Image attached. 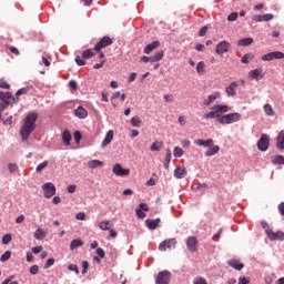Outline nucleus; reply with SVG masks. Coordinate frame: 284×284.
Wrapping results in <instances>:
<instances>
[{
	"mask_svg": "<svg viewBox=\"0 0 284 284\" xmlns=\"http://www.w3.org/2000/svg\"><path fill=\"white\" fill-rule=\"evenodd\" d=\"M231 110L232 108H230L227 104H215L211 108V111L203 115V119H205V121H210V119H216L217 123H221L222 125L237 123V121L241 119V113L225 114L231 112Z\"/></svg>",
	"mask_w": 284,
	"mask_h": 284,
	"instance_id": "1",
	"label": "nucleus"
},
{
	"mask_svg": "<svg viewBox=\"0 0 284 284\" xmlns=\"http://www.w3.org/2000/svg\"><path fill=\"white\" fill-rule=\"evenodd\" d=\"M37 119H39V115L37 113H29L24 120V124L22 125V129L20 130V134L22 138V141H28L30 139V135L32 132H34L37 128Z\"/></svg>",
	"mask_w": 284,
	"mask_h": 284,
	"instance_id": "2",
	"label": "nucleus"
},
{
	"mask_svg": "<svg viewBox=\"0 0 284 284\" xmlns=\"http://www.w3.org/2000/svg\"><path fill=\"white\" fill-rule=\"evenodd\" d=\"M170 281H172V273L170 271H161L155 278V284H170Z\"/></svg>",
	"mask_w": 284,
	"mask_h": 284,
	"instance_id": "3",
	"label": "nucleus"
},
{
	"mask_svg": "<svg viewBox=\"0 0 284 284\" xmlns=\"http://www.w3.org/2000/svg\"><path fill=\"white\" fill-rule=\"evenodd\" d=\"M44 199H52L57 194V186H54L51 182H47L42 186Z\"/></svg>",
	"mask_w": 284,
	"mask_h": 284,
	"instance_id": "4",
	"label": "nucleus"
},
{
	"mask_svg": "<svg viewBox=\"0 0 284 284\" xmlns=\"http://www.w3.org/2000/svg\"><path fill=\"white\" fill-rule=\"evenodd\" d=\"M270 148V135L262 134L260 140L257 141V149L260 152H267Z\"/></svg>",
	"mask_w": 284,
	"mask_h": 284,
	"instance_id": "5",
	"label": "nucleus"
},
{
	"mask_svg": "<svg viewBox=\"0 0 284 284\" xmlns=\"http://www.w3.org/2000/svg\"><path fill=\"white\" fill-rule=\"evenodd\" d=\"M231 48H232V44L229 41L223 40L216 45L215 52L216 54L222 55L230 52Z\"/></svg>",
	"mask_w": 284,
	"mask_h": 284,
	"instance_id": "6",
	"label": "nucleus"
},
{
	"mask_svg": "<svg viewBox=\"0 0 284 284\" xmlns=\"http://www.w3.org/2000/svg\"><path fill=\"white\" fill-rule=\"evenodd\" d=\"M174 247H176L175 239L165 240L159 245L160 252H166L168 250H172Z\"/></svg>",
	"mask_w": 284,
	"mask_h": 284,
	"instance_id": "7",
	"label": "nucleus"
},
{
	"mask_svg": "<svg viewBox=\"0 0 284 284\" xmlns=\"http://www.w3.org/2000/svg\"><path fill=\"white\" fill-rule=\"evenodd\" d=\"M112 43L113 41L111 40V38L105 36L99 41V43L95 44L94 50L95 52H101L103 48H108V45H112Z\"/></svg>",
	"mask_w": 284,
	"mask_h": 284,
	"instance_id": "8",
	"label": "nucleus"
},
{
	"mask_svg": "<svg viewBox=\"0 0 284 284\" xmlns=\"http://www.w3.org/2000/svg\"><path fill=\"white\" fill-rule=\"evenodd\" d=\"M112 172L115 176H128L130 174V169H123L120 163H116L113 165Z\"/></svg>",
	"mask_w": 284,
	"mask_h": 284,
	"instance_id": "9",
	"label": "nucleus"
},
{
	"mask_svg": "<svg viewBox=\"0 0 284 284\" xmlns=\"http://www.w3.org/2000/svg\"><path fill=\"white\" fill-rule=\"evenodd\" d=\"M186 247L190 252H197V250H199V240H196V236H189L187 237Z\"/></svg>",
	"mask_w": 284,
	"mask_h": 284,
	"instance_id": "10",
	"label": "nucleus"
},
{
	"mask_svg": "<svg viewBox=\"0 0 284 284\" xmlns=\"http://www.w3.org/2000/svg\"><path fill=\"white\" fill-rule=\"evenodd\" d=\"M284 53L281 51H273L262 55V61H274V59H283Z\"/></svg>",
	"mask_w": 284,
	"mask_h": 284,
	"instance_id": "11",
	"label": "nucleus"
},
{
	"mask_svg": "<svg viewBox=\"0 0 284 284\" xmlns=\"http://www.w3.org/2000/svg\"><path fill=\"white\" fill-rule=\"evenodd\" d=\"M220 98L221 92L216 91L213 94L207 95V98L203 101V105H205V108H210V105H212V103H214V101Z\"/></svg>",
	"mask_w": 284,
	"mask_h": 284,
	"instance_id": "12",
	"label": "nucleus"
},
{
	"mask_svg": "<svg viewBox=\"0 0 284 284\" xmlns=\"http://www.w3.org/2000/svg\"><path fill=\"white\" fill-rule=\"evenodd\" d=\"M239 88V82L233 81L231 82L226 88H225V92L227 94V97H236V90Z\"/></svg>",
	"mask_w": 284,
	"mask_h": 284,
	"instance_id": "13",
	"label": "nucleus"
},
{
	"mask_svg": "<svg viewBox=\"0 0 284 284\" xmlns=\"http://www.w3.org/2000/svg\"><path fill=\"white\" fill-rule=\"evenodd\" d=\"M267 236L270 241H284V232L282 231H277V232H274L273 230L268 231Z\"/></svg>",
	"mask_w": 284,
	"mask_h": 284,
	"instance_id": "14",
	"label": "nucleus"
},
{
	"mask_svg": "<svg viewBox=\"0 0 284 284\" xmlns=\"http://www.w3.org/2000/svg\"><path fill=\"white\" fill-rule=\"evenodd\" d=\"M112 141H114V131L109 130L104 140L101 143V148H108V145H110V143H112Z\"/></svg>",
	"mask_w": 284,
	"mask_h": 284,
	"instance_id": "15",
	"label": "nucleus"
},
{
	"mask_svg": "<svg viewBox=\"0 0 284 284\" xmlns=\"http://www.w3.org/2000/svg\"><path fill=\"white\" fill-rule=\"evenodd\" d=\"M9 99H12V93L0 91V101H2V108L10 105Z\"/></svg>",
	"mask_w": 284,
	"mask_h": 284,
	"instance_id": "16",
	"label": "nucleus"
},
{
	"mask_svg": "<svg viewBox=\"0 0 284 284\" xmlns=\"http://www.w3.org/2000/svg\"><path fill=\"white\" fill-rule=\"evenodd\" d=\"M74 116H77L78 119H88V110H85V108L83 106H78L74 111H73Z\"/></svg>",
	"mask_w": 284,
	"mask_h": 284,
	"instance_id": "17",
	"label": "nucleus"
},
{
	"mask_svg": "<svg viewBox=\"0 0 284 284\" xmlns=\"http://www.w3.org/2000/svg\"><path fill=\"white\" fill-rule=\"evenodd\" d=\"M165 57V52L163 50L158 51L154 55L149 57V63H159Z\"/></svg>",
	"mask_w": 284,
	"mask_h": 284,
	"instance_id": "18",
	"label": "nucleus"
},
{
	"mask_svg": "<svg viewBox=\"0 0 284 284\" xmlns=\"http://www.w3.org/2000/svg\"><path fill=\"white\" fill-rule=\"evenodd\" d=\"M251 79H255V81H261L263 79V70L262 69H254L248 72Z\"/></svg>",
	"mask_w": 284,
	"mask_h": 284,
	"instance_id": "19",
	"label": "nucleus"
},
{
	"mask_svg": "<svg viewBox=\"0 0 284 284\" xmlns=\"http://www.w3.org/2000/svg\"><path fill=\"white\" fill-rule=\"evenodd\" d=\"M195 145H200L202 148H212L214 145V140L209 139V140H201L197 139L194 141Z\"/></svg>",
	"mask_w": 284,
	"mask_h": 284,
	"instance_id": "20",
	"label": "nucleus"
},
{
	"mask_svg": "<svg viewBox=\"0 0 284 284\" xmlns=\"http://www.w3.org/2000/svg\"><path fill=\"white\" fill-rule=\"evenodd\" d=\"M227 265H230V267H233V270H237V272H241V270L245 267V264L239 262V260H230L227 261Z\"/></svg>",
	"mask_w": 284,
	"mask_h": 284,
	"instance_id": "21",
	"label": "nucleus"
},
{
	"mask_svg": "<svg viewBox=\"0 0 284 284\" xmlns=\"http://www.w3.org/2000/svg\"><path fill=\"white\" fill-rule=\"evenodd\" d=\"M159 45H161V42H159V41H153L152 43L148 44L144 48V54H152V52H154V50H156V48H159Z\"/></svg>",
	"mask_w": 284,
	"mask_h": 284,
	"instance_id": "22",
	"label": "nucleus"
},
{
	"mask_svg": "<svg viewBox=\"0 0 284 284\" xmlns=\"http://www.w3.org/2000/svg\"><path fill=\"white\" fill-rule=\"evenodd\" d=\"M161 224V219H155V220H146L145 225L149 227V230H156L159 225Z\"/></svg>",
	"mask_w": 284,
	"mask_h": 284,
	"instance_id": "23",
	"label": "nucleus"
},
{
	"mask_svg": "<svg viewBox=\"0 0 284 284\" xmlns=\"http://www.w3.org/2000/svg\"><path fill=\"white\" fill-rule=\"evenodd\" d=\"M186 174H187V170H185V168H176L174 170L175 179H185Z\"/></svg>",
	"mask_w": 284,
	"mask_h": 284,
	"instance_id": "24",
	"label": "nucleus"
},
{
	"mask_svg": "<svg viewBox=\"0 0 284 284\" xmlns=\"http://www.w3.org/2000/svg\"><path fill=\"white\" fill-rule=\"evenodd\" d=\"M45 236H48V232H45L43 229L39 227L36 230L34 239H37V241H43Z\"/></svg>",
	"mask_w": 284,
	"mask_h": 284,
	"instance_id": "25",
	"label": "nucleus"
},
{
	"mask_svg": "<svg viewBox=\"0 0 284 284\" xmlns=\"http://www.w3.org/2000/svg\"><path fill=\"white\" fill-rule=\"evenodd\" d=\"M254 43V39L252 38H244L237 41V45L241 48H247V45H252Z\"/></svg>",
	"mask_w": 284,
	"mask_h": 284,
	"instance_id": "26",
	"label": "nucleus"
},
{
	"mask_svg": "<svg viewBox=\"0 0 284 284\" xmlns=\"http://www.w3.org/2000/svg\"><path fill=\"white\" fill-rule=\"evenodd\" d=\"M104 163L101 160H92L88 162V168L94 170L95 168H103Z\"/></svg>",
	"mask_w": 284,
	"mask_h": 284,
	"instance_id": "27",
	"label": "nucleus"
},
{
	"mask_svg": "<svg viewBox=\"0 0 284 284\" xmlns=\"http://www.w3.org/2000/svg\"><path fill=\"white\" fill-rule=\"evenodd\" d=\"M99 229L102 230L103 232H108V230H110L112 227V223H110V221L108 220H102L99 223Z\"/></svg>",
	"mask_w": 284,
	"mask_h": 284,
	"instance_id": "28",
	"label": "nucleus"
},
{
	"mask_svg": "<svg viewBox=\"0 0 284 284\" xmlns=\"http://www.w3.org/2000/svg\"><path fill=\"white\" fill-rule=\"evenodd\" d=\"M277 150H284V131H281L277 135Z\"/></svg>",
	"mask_w": 284,
	"mask_h": 284,
	"instance_id": "29",
	"label": "nucleus"
},
{
	"mask_svg": "<svg viewBox=\"0 0 284 284\" xmlns=\"http://www.w3.org/2000/svg\"><path fill=\"white\" fill-rule=\"evenodd\" d=\"M220 150H221L220 145H214L207 151H205L204 156H214V154H219Z\"/></svg>",
	"mask_w": 284,
	"mask_h": 284,
	"instance_id": "30",
	"label": "nucleus"
},
{
	"mask_svg": "<svg viewBox=\"0 0 284 284\" xmlns=\"http://www.w3.org/2000/svg\"><path fill=\"white\" fill-rule=\"evenodd\" d=\"M171 161H172V151H170V149H168L165 158H164V168H165V170L170 169V162Z\"/></svg>",
	"mask_w": 284,
	"mask_h": 284,
	"instance_id": "31",
	"label": "nucleus"
},
{
	"mask_svg": "<svg viewBox=\"0 0 284 284\" xmlns=\"http://www.w3.org/2000/svg\"><path fill=\"white\" fill-rule=\"evenodd\" d=\"M271 163L273 165H284V156L283 155H275L272 158Z\"/></svg>",
	"mask_w": 284,
	"mask_h": 284,
	"instance_id": "32",
	"label": "nucleus"
},
{
	"mask_svg": "<svg viewBox=\"0 0 284 284\" xmlns=\"http://www.w3.org/2000/svg\"><path fill=\"white\" fill-rule=\"evenodd\" d=\"M62 141L67 145H70V141H72V134L70 133V131L64 130V132L62 133Z\"/></svg>",
	"mask_w": 284,
	"mask_h": 284,
	"instance_id": "33",
	"label": "nucleus"
},
{
	"mask_svg": "<svg viewBox=\"0 0 284 284\" xmlns=\"http://www.w3.org/2000/svg\"><path fill=\"white\" fill-rule=\"evenodd\" d=\"M97 254H98V256H95L93 258H94V261H97V263H101V260L105 258V251L101 247H98L97 248Z\"/></svg>",
	"mask_w": 284,
	"mask_h": 284,
	"instance_id": "34",
	"label": "nucleus"
},
{
	"mask_svg": "<svg viewBox=\"0 0 284 284\" xmlns=\"http://www.w3.org/2000/svg\"><path fill=\"white\" fill-rule=\"evenodd\" d=\"M264 112L266 116H274V108H272V104L267 103L264 105Z\"/></svg>",
	"mask_w": 284,
	"mask_h": 284,
	"instance_id": "35",
	"label": "nucleus"
},
{
	"mask_svg": "<svg viewBox=\"0 0 284 284\" xmlns=\"http://www.w3.org/2000/svg\"><path fill=\"white\" fill-rule=\"evenodd\" d=\"M77 247H83V241H81V240L71 241L70 250H77Z\"/></svg>",
	"mask_w": 284,
	"mask_h": 284,
	"instance_id": "36",
	"label": "nucleus"
},
{
	"mask_svg": "<svg viewBox=\"0 0 284 284\" xmlns=\"http://www.w3.org/2000/svg\"><path fill=\"white\" fill-rule=\"evenodd\" d=\"M161 148H163V142L155 141V142L151 145L150 150H151V152H160V151H161Z\"/></svg>",
	"mask_w": 284,
	"mask_h": 284,
	"instance_id": "37",
	"label": "nucleus"
},
{
	"mask_svg": "<svg viewBox=\"0 0 284 284\" xmlns=\"http://www.w3.org/2000/svg\"><path fill=\"white\" fill-rule=\"evenodd\" d=\"M197 74H205V62L201 61L196 65Z\"/></svg>",
	"mask_w": 284,
	"mask_h": 284,
	"instance_id": "38",
	"label": "nucleus"
},
{
	"mask_svg": "<svg viewBox=\"0 0 284 284\" xmlns=\"http://www.w3.org/2000/svg\"><path fill=\"white\" fill-rule=\"evenodd\" d=\"M92 57H94L92 49H87L82 52V59H92Z\"/></svg>",
	"mask_w": 284,
	"mask_h": 284,
	"instance_id": "39",
	"label": "nucleus"
},
{
	"mask_svg": "<svg viewBox=\"0 0 284 284\" xmlns=\"http://www.w3.org/2000/svg\"><path fill=\"white\" fill-rule=\"evenodd\" d=\"M131 125H132L133 128H141V118H139V116H133V118L131 119Z\"/></svg>",
	"mask_w": 284,
	"mask_h": 284,
	"instance_id": "40",
	"label": "nucleus"
},
{
	"mask_svg": "<svg viewBox=\"0 0 284 284\" xmlns=\"http://www.w3.org/2000/svg\"><path fill=\"white\" fill-rule=\"evenodd\" d=\"M173 156L181 159V156H183V149L175 146L173 150Z\"/></svg>",
	"mask_w": 284,
	"mask_h": 284,
	"instance_id": "41",
	"label": "nucleus"
},
{
	"mask_svg": "<svg viewBox=\"0 0 284 284\" xmlns=\"http://www.w3.org/2000/svg\"><path fill=\"white\" fill-rule=\"evenodd\" d=\"M10 256H12V252L7 251L3 255H1L0 261L1 263H6V261H10Z\"/></svg>",
	"mask_w": 284,
	"mask_h": 284,
	"instance_id": "42",
	"label": "nucleus"
},
{
	"mask_svg": "<svg viewBox=\"0 0 284 284\" xmlns=\"http://www.w3.org/2000/svg\"><path fill=\"white\" fill-rule=\"evenodd\" d=\"M48 161H44L42 163H40L37 168H36V172H43V170H45V168H48Z\"/></svg>",
	"mask_w": 284,
	"mask_h": 284,
	"instance_id": "43",
	"label": "nucleus"
},
{
	"mask_svg": "<svg viewBox=\"0 0 284 284\" xmlns=\"http://www.w3.org/2000/svg\"><path fill=\"white\" fill-rule=\"evenodd\" d=\"M73 136H74V141H75L77 145H79V143H81V138H82L81 131H75L73 133Z\"/></svg>",
	"mask_w": 284,
	"mask_h": 284,
	"instance_id": "44",
	"label": "nucleus"
},
{
	"mask_svg": "<svg viewBox=\"0 0 284 284\" xmlns=\"http://www.w3.org/2000/svg\"><path fill=\"white\" fill-rule=\"evenodd\" d=\"M10 241H12V235L6 234V235L2 236L3 245H8L10 243Z\"/></svg>",
	"mask_w": 284,
	"mask_h": 284,
	"instance_id": "45",
	"label": "nucleus"
},
{
	"mask_svg": "<svg viewBox=\"0 0 284 284\" xmlns=\"http://www.w3.org/2000/svg\"><path fill=\"white\" fill-rule=\"evenodd\" d=\"M68 271L69 272H74L77 275H79V266H77V264H70L68 266Z\"/></svg>",
	"mask_w": 284,
	"mask_h": 284,
	"instance_id": "46",
	"label": "nucleus"
},
{
	"mask_svg": "<svg viewBox=\"0 0 284 284\" xmlns=\"http://www.w3.org/2000/svg\"><path fill=\"white\" fill-rule=\"evenodd\" d=\"M261 226L263 227V230H265L266 235H268V232H272V229H270V224H267V222L262 221Z\"/></svg>",
	"mask_w": 284,
	"mask_h": 284,
	"instance_id": "47",
	"label": "nucleus"
},
{
	"mask_svg": "<svg viewBox=\"0 0 284 284\" xmlns=\"http://www.w3.org/2000/svg\"><path fill=\"white\" fill-rule=\"evenodd\" d=\"M193 284H207V280H205L204 277H195L193 280Z\"/></svg>",
	"mask_w": 284,
	"mask_h": 284,
	"instance_id": "48",
	"label": "nucleus"
},
{
	"mask_svg": "<svg viewBox=\"0 0 284 284\" xmlns=\"http://www.w3.org/2000/svg\"><path fill=\"white\" fill-rule=\"evenodd\" d=\"M8 168H9V172L11 174H14V172H17L19 170V166L17 164H14V163H9Z\"/></svg>",
	"mask_w": 284,
	"mask_h": 284,
	"instance_id": "49",
	"label": "nucleus"
},
{
	"mask_svg": "<svg viewBox=\"0 0 284 284\" xmlns=\"http://www.w3.org/2000/svg\"><path fill=\"white\" fill-rule=\"evenodd\" d=\"M0 88L2 90H10V84H8V82H6V80L0 79Z\"/></svg>",
	"mask_w": 284,
	"mask_h": 284,
	"instance_id": "50",
	"label": "nucleus"
},
{
	"mask_svg": "<svg viewBox=\"0 0 284 284\" xmlns=\"http://www.w3.org/2000/svg\"><path fill=\"white\" fill-rule=\"evenodd\" d=\"M12 278H14V276L6 278L1 284H19L18 281H12Z\"/></svg>",
	"mask_w": 284,
	"mask_h": 284,
	"instance_id": "51",
	"label": "nucleus"
},
{
	"mask_svg": "<svg viewBox=\"0 0 284 284\" xmlns=\"http://www.w3.org/2000/svg\"><path fill=\"white\" fill-rule=\"evenodd\" d=\"M139 210H141L142 212H150V206L145 203H140Z\"/></svg>",
	"mask_w": 284,
	"mask_h": 284,
	"instance_id": "52",
	"label": "nucleus"
},
{
	"mask_svg": "<svg viewBox=\"0 0 284 284\" xmlns=\"http://www.w3.org/2000/svg\"><path fill=\"white\" fill-rule=\"evenodd\" d=\"M236 19H239V12H233L227 17V21H236Z\"/></svg>",
	"mask_w": 284,
	"mask_h": 284,
	"instance_id": "53",
	"label": "nucleus"
},
{
	"mask_svg": "<svg viewBox=\"0 0 284 284\" xmlns=\"http://www.w3.org/2000/svg\"><path fill=\"white\" fill-rule=\"evenodd\" d=\"M274 19V14L272 13H266L262 16V21H272Z\"/></svg>",
	"mask_w": 284,
	"mask_h": 284,
	"instance_id": "54",
	"label": "nucleus"
},
{
	"mask_svg": "<svg viewBox=\"0 0 284 284\" xmlns=\"http://www.w3.org/2000/svg\"><path fill=\"white\" fill-rule=\"evenodd\" d=\"M52 265H54V258L51 257L44 264V270H48V268L52 267Z\"/></svg>",
	"mask_w": 284,
	"mask_h": 284,
	"instance_id": "55",
	"label": "nucleus"
},
{
	"mask_svg": "<svg viewBox=\"0 0 284 284\" xmlns=\"http://www.w3.org/2000/svg\"><path fill=\"white\" fill-rule=\"evenodd\" d=\"M30 274H32L33 276L39 274V266L38 265H33L30 267Z\"/></svg>",
	"mask_w": 284,
	"mask_h": 284,
	"instance_id": "56",
	"label": "nucleus"
},
{
	"mask_svg": "<svg viewBox=\"0 0 284 284\" xmlns=\"http://www.w3.org/2000/svg\"><path fill=\"white\" fill-rule=\"evenodd\" d=\"M163 99L166 103H172L174 101V97L172 94H165Z\"/></svg>",
	"mask_w": 284,
	"mask_h": 284,
	"instance_id": "57",
	"label": "nucleus"
},
{
	"mask_svg": "<svg viewBox=\"0 0 284 284\" xmlns=\"http://www.w3.org/2000/svg\"><path fill=\"white\" fill-rule=\"evenodd\" d=\"M135 214H136L138 219H145V213L143 211H141V209H136Z\"/></svg>",
	"mask_w": 284,
	"mask_h": 284,
	"instance_id": "58",
	"label": "nucleus"
},
{
	"mask_svg": "<svg viewBox=\"0 0 284 284\" xmlns=\"http://www.w3.org/2000/svg\"><path fill=\"white\" fill-rule=\"evenodd\" d=\"M21 94H28V89L22 88L16 92V97H21Z\"/></svg>",
	"mask_w": 284,
	"mask_h": 284,
	"instance_id": "59",
	"label": "nucleus"
},
{
	"mask_svg": "<svg viewBox=\"0 0 284 284\" xmlns=\"http://www.w3.org/2000/svg\"><path fill=\"white\" fill-rule=\"evenodd\" d=\"M75 219H77L78 221H85V213L79 212V213L75 215Z\"/></svg>",
	"mask_w": 284,
	"mask_h": 284,
	"instance_id": "60",
	"label": "nucleus"
},
{
	"mask_svg": "<svg viewBox=\"0 0 284 284\" xmlns=\"http://www.w3.org/2000/svg\"><path fill=\"white\" fill-rule=\"evenodd\" d=\"M75 63L78 65H85V60L81 59V57L77 55L75 57Z\"/></svg>",
	"mask_w": 284,
	"mask_h": 284,
	"instance_id": "61",
	"label": "nucleus"
},
{
	"mask_svg": "<svg viewBox=\"0 0 284 284\" xmlns=\"http://www.w3.org/2000/svg\"><path fill=\"white\" fill-rule=\"evenodd\" d=\"M69 88H71V90H77L79 88V85L77 84V81L71 80L69 82Z\"/></svg>",
	"mask_w": 284,
	"mask_h": 284,
	"instance_id": "62",
	"label": "nucleus"
},
{
	"mask_svg": "<svg viewBox=\"0 0 284 284\" xmlns=\"http://www.w3.org/2000/svg\"><path fill=\"white\" fill-rule=\"evenodd\" d=\"M237 284H250V280H247V277H245V276H242L239 278Z\"/></svg>",
	"mask_w": 284,
	"mask_h": 284,
	"instance_id": "63",
	"label": "nucleus"
},
{
	"mask_svg": "<svg viewBox=\"0 0 284 284\" xmlns=\"http://www.w3.org/2000/svg\"><path fill=\"white\" fill-rule=\"evenodd\" d=\"M278 212L282 216H284V202H282L280 205H278Z\"/></svg>",
	"mask_w": 284,
	"mask_h": 284,
	"instance_id": "64",
	"label": "nucleus"
}]
</instances>
